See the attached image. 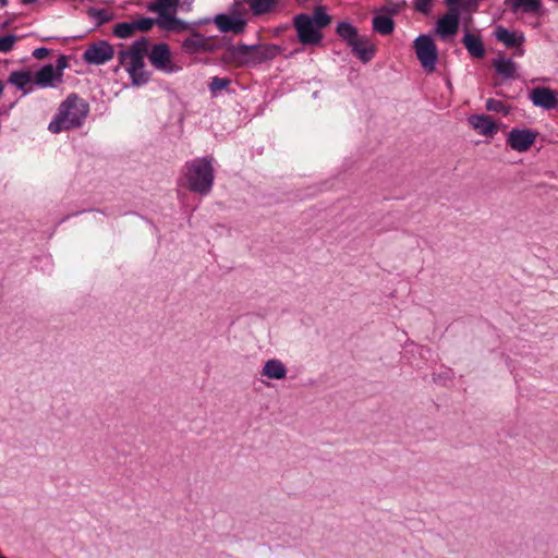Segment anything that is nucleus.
<instances>
[{
    "instance_id": "39448f33",
    "label": "nucleus",
    "mask_w": 558,
    "mask_h": 558,
    "mask_svg": "<svg viewBox=\"0 0 558 558\" xmlns=\"http://www.w3.org/2000/svg\"><path fill=\"white\" fill-rule=\"evenodd\" d=\"M253 50L256 49L252 47V45L243 43L234 45L231 39H227L225 52L220 57V62L233 65L238 69L254 68Z\"/></svg>"
},
{
    "instance_id": "f3484780",
    "label": "nucleus",
    "mask_w": 558,
    "mask_h": 558,
    "mask_svg": "<svg viewBox=\"0 0 558 558\" xmlns=\"http://www.w3.org/2000/svg\"><path fill=\"white\" fill-rule=\"evenodd\" d=\"M34 85L39 88L56 87L57 83L62 81L57 75L54 66L51 63L44 64L38 71L33 73Z\"/></svg>"
},
{
    "instance_id": "864d4df0",
    "label": "nucleus",
    "mask_w": 558,
    "mask_h": 558,
    "mask_svg": "<svg viewBox=\"0 0 558 558\" xmlns=\"http://www.w3.org/2000/svg\"><path fill=\"white\" fill-rule=\"evenodd\" d=\"M54 37H46L44 38L43 40H50V39H53Z\"/></svg>"
},
{
    "instance_id": "5701e85b",
    "label": "nucleus",
    "mask_w": 558,
    "mask_h": 558,
    "mask_svg": "<svg viewBox=\"0 0 558 558\" xmlns=\"http://www.w3.org/2000/svg\"><path fill=\"white\" fill-rule=\"evenodd\" d=\"M162 29L173 33L190 32L193 28L192 22H186L177 16V14H170V16L162 15Z\"/></svg>"
},
{
    "instance_id": "2eb2a0df",
    "label": "nucleus",
    "mask_w": 558,
    "mask_h": 558,
    "mask_svg": "<svg viewBox=\"0 0 558 558\" xmlns=\"http://www.w3.org/2000/svg\"><path fill=\"white\" fill-rule=\"evenodd\" d=\"M530 100L535 107L545 110L558 107V94L549 87H535L530 92Z\"/></svg>"
},
{
    "instance_id": "f704fd0d",
    "label": "nucleus",
    "mask_w": 558,
    "mask_h": 558,
    "mask_svg": "<svg viewBox=\"0 0 558 558\" xmlns=\"http://www.w3.org/2000/svg\"><path fill=\"white\" fill-rule=\"evenodd\" d=\"M485 107L488 111L501 112L505 116H508L511 110L510 107L506 106L501 100H497L494 98H488L486 100Z\"/></svg>"
},
{
    "instance_id": "49530a36",
    "label": "nucleus",
    "mask_w": 558,
    "mask_h": 558,
    "mask_svg": "<svg viewBox=\"0 0 558 558\" xmlns=\"http://www.w3.org/2000/svg\"><path fill=\"white\" fill-rule=\"evenodd\" d=\"M462 19L464 21V26L468 25V27L470 28V25L473 22L472 14H468L466 16L462 15Z\"/></svg>"
},
{
    "instance_id": "aec40b11",
    "label": "nucleus",
    "mask_w": 558,
    "mask_h": 558,
    "mask_svg": "<svg viewBox=\"0 0 558 558\" xmlns=\"http://www.w3.org/2000/svg\"><path fill=\"white\" fill-rule=\"evenodd\" d=\"M260 374L268 379L280 380L287 377L288 368L282 361L270 359L265 362Z\"/></svg>"
},
{
    "instance_id": "393cba45",
    "label": "nucleus",
    "mask_w": 558,
    "mask_h": 558,
    "mask_svg": "<svg viewBox=\"0 0 558 558\" xmlns=\"http://www.w3.org/2000/svg\"><path fill=\"white\" fill-rule=\"evenodd\" d=\"M493 65L497 74L501 75L506 80L515 78L517 64L515 62L508 58H504L502 56L494 59Z\"/></svg>"
},
{
    "instance_id": "09e8293b",
    "label": "nucleus",
    "mask_w": 558,
    "mask_h": 558,
    "mask_svg": "<svg viewBox=\"0 0 558 558\" xmlns=\"http://www.w3.org/2000/svg\"><path fill=\"white\" fill-rule=\"evenodd\" d=\"M21 1H22V3H24V4H32V3L37 2V0H21Z\"/></svg>"
},
{
    "instance_id": "7c9ffc66",
    "label": "nucleus",
    "mask_w": 558,
    "mask_h": 558,
    "mask_svg": "<svg viewBox=\"0 0 558 558\" xmlns=\"http://www.w3.org/2000/svg\"><path fill=\"white\" fill-rule=\"evenodd\" d=\"M135 33L133 21L117 23L112 28V35L120 39H126Z\"/></svg>"
},
{
    "instance_id": "423d86ee",
    "label": "nucleus",
    "mask_w": 558,
    "mask_h": 558,
    "mask_svg": "<svg viewBox=\"0 0 558 558\" xmlns=\"http://www.w3.org/2000/svg\"><path fill=\"white\" fill-rule=\"evenodd\" d=\"M296 39L303 47H315L323 43L324 34L310 20L308 13H299L292 19Z\"/></svg>"
},
{
    "instance_id": "c03bdc74",
    "label": "nucleus",
    "mask_w": 558,
    "mask_h": 558,
    "mask_svg": "<svg viewBox=\"0 0 558 558\" xmlns=\"http://www.w3.org/2000/svg\"><path fill=\"white\" fill-rule=\"evenodd\" d=\"M290 28V25L289 24H283V25H280L278 27H276L274 29V35L275 36H279L281 33H283L284 31L289 29Z\"/></svg>"
},
{
    "instance_id": "3c124183",
    "label": "nucleus",
    "mask_w": 558,
    "mask_h": 558,
    "mask_svg": "<svg viewBox=\"0 0 558 558\" xmlns=\"http://www.w3.org/2000/svg\"><path fill=\"white\" fill-rule=\"evenodd\" d=\"M303 51H304V48H302V47L294 49V52H296V54L300 52H303Z\"/></svg>"
},
{
    "instance_id": "2f4dec72",
    "label": "nucleus",
    "mask_w": 558,
    "mask_h": 558,
    "mask_svg": "<svg viewBox=\"0 0 558 558\" xmlns=\"http://www.w3.org/2000/svg\"><path fill=\"white\" fill-rule=\"evenodd\" d=\"M454 2L461 19L464 14H473L477 12L481 4V0H454Z\"/></svg>"
},
{
    "instance_id": "e433bc0d",
    "label": "nucleus",
    "mask_w": 558,
    "mask_h": 558,
    "mask_svg": "<svg viewBox=\"0 0 558 558\" xmlns=\"http://www.w3.org/2000/svg\"><path fill=\"white\" fill-rule=\"evenodd\" d=\"M433 3H434V0H415L414 9L417 12L427 16L432 12Z\"/></svg>"
},
{
    "instance_id": "603ef678",
    "label": "nucleus",
    "mask_w": 558,
    "mask_h": 558,
    "mask_svg": "<svg viewBox=\"0 0 558 558\" xmlns=\"http://www.w3.org/2000/svg\"><path fill=\"white\" fill-rule=\"evenodd\" d=\"M295 54H296V52H294V50H292L288 56H286V58H291V57H293Z\"/></svg>"
},
{
    "instance_id": "f257e3e1",
    "label": "nucleus",
    "mask_w": 558,
    "mask_h": 558,
    "mask_svg": "<svg viewBox=\"0 0 558 558\" xmlns=\"http://www.w3.org/2000/svg\"><path fill=\"white\" fill-rule=\"evenodd\" d=\"M89 113V105L77 94L71 93L59 106L52 121L48 124V130L58 134L63 131L77 129L83 125Z\"/></svg>"
},
{
    "instance_id": "473e14b6",
    "label": "nucleus",
    "mask_w": 558,
    "mask_h": 558,
    "mask_svg": "<svg viewBox=\"0 0 558 558\" xmlns=\"http://www.w3.org/2000/svg\"><path fill=\"white\" fill-rule=\"evenodd\" d=\"M148 45L149 40L146 37H141L132 43L131 47L128 49L131 56H141L148 57Z\"/></svg>"
},
{
    "instance_id": "a19ab883",
    "label": "nucleus",
    "mask_w": 558,
    "mask_h": 558,
    "mask_svg": "<svg viewBox=\"0 0 558 558\" xmlns=\"http://www.w3.org/2000/svg\"><path fill=\"white\" fill-rule=\"evenodd\" d=\"M49 53H50V50L48 48L38 47L33 51L32 54L35 59L41 60V59L47 58L49 56Z\"/></svg>"
},
{
    "instance_id": "cd10ccee",
    "label": "nucleus",
    "mask_w": 558,
    "mask_h": 558,
    "mask_svg": "<svg viewBox=\"0 0 558 558\" xmlns=\"http://www.w3.org/2000/svg\"><path fill=\"white\" fill-rule=\"evenodd\" d=\"M310 20L323 32L324 28L330 25L332 16L327 12V7L317 5L313 13L310 14Z\"/></svg>"
},
{
    "instance_id": "a211bd4d",
    "label": "nucleus",
    "mask_w": 558,
    "mask_h": 558,
    "mask_svg": "<svg viewBox=\"0 0 558 558\" xmlns=\"http://www.w3.org/2000/svg\"><path fill=\"white\" fill-rule=\"evenodd\" d=\"M464 35L461 43L472 58L483 59L485 57V47L480 35L470 32L468 25L463 26Z\"/></svg>"
},
{
    "instance_id": "a18cd8bd",
    "label": "nucleus",
    "mask_w": 558,
    "mask_h": 558,
    "mask_svg": "<svg viewBox=\"0 0 558 558\" xmlns=\"http://www.w3.org/2000/svg\"><path fill=\"white\" fill-rule=\"evenodd\" d=\"M192 3H193V0H183L182 3H181V7L184 10L190 11L191 7H192Z\"/></svg>"
},
{
    "instance_id": "bb28decb",
    "label": "nucleus",
    "mask_w": 558,
    "mask_h": 558,
    "mask_svg": "<svg viewBox=\"0 0 558 558\" xmlns=\"http://www.w3.org/2000/svg\"><path fill=\"white\" fill-rule=\"evenodd\" d=\"M248 4L254 16H262L269 13L277 4L278 0H241Z\"/></svg>"
},
{
    "instance_id": "412c9836",
    "label": "nucleus",
    "mask_w": 558,
    "mask_h": 558,
    "mask_svg": "<svg viewBox=\"0 0 558 558\" xmlns=\"http://www.w3.org/2000/svg\"><path fill=\"white\" fill-rule=\"evenodd\" d=\"M8 83L15 86L23 95L32 92V88H26L29 83L34 84L33 72L29 70L12 71L8 77Z\"/></svg>"
},
{
    "instance_id": "ea45409f",
    "label": "nucleus",
    "mask_w": 558,
    "mask_h": 558,
    "mask_svg": "<svg viewBox=\"0 0 558 558\" xmlns=\"http://www.w3.org/2000/svg\"><path fill=\"white\" fill-rule=\"evenodd\" d=\"M240 1H234L230 4L227 15L231 16H244L243 13L240 10Z\"/></svg>"
},
{
    "instance_id": "ddd939ff",
    "label": "nucleus",
    "mask_w": 558,
    "mask_h": 558,
    "mask_svg": "<svg viewBox=\"0 0 558 558\" xmlns=\"http://www.w3.org/2000/svg\"><path fill=\"white\" fill-rule=\"evenodd\" d=\"M145 57L131 56L126 72L130 75L132 86L140 87L150 81L151 72L144 70Z\"/></svg>"
},
{
    "instance_id": "f03ea898",
    "label": "nucleus",
    "mask_w": 558,
    "mask_h": 558,
    "mask_svg": "<svg viewBox=\"0 0 558 558\" xmlns=\"http://www.w3.org/2000/svg\"><path fill=\"white\" fill-rule=\"evenodd\" d=\"M211 156L197 157L185 163V179L191 192L207 195L211 192L215 181V169Z\"/></svg>"
},
{
    "instance_id": "8fccbe9b",
    "label": "nucleus",
    "mask_w": 558,
    "mask_h": 558,
    "mask_svg": "<svg viewBox=\"0 0 558 558\" xmlns=\"http://www.w3.org/2000/svg\"><path fill=\"white\" fill-rule=\"evenodd\" d=\"M8 5V0H0V7Z\"/></svg>"
},
{
    "instance_id": "9b49d317",
    "label": "nucleus",
    "mask_w": 558,
    "mask_h": 558,
    "mask_svg": "<svg viewBox=\"0 0 558 558\" xmlns=\"http://www.w3.org/2000/svg\"><path fill=\"white\" fill-rule=\"evenodd\" d=\"M538 132L532 129L513 128L507 135V145L519 153L527 151L535 143Z\"/></svg>"
},
{
    "instance_id": "58836bf2",
    "label": "nucleus",
    "mask_w": 558,
    "mask_h": 558,
    "mask_svg": "<svg viewBox=\"0 0 558 558\" xmlns=\"http://www.w3.org/2000/svg\"><path fill=\"white\" fill-rule=\"evenodd\" d=\"M400 11V4L393 1H387L381 8L380 12L386 13L385 15H396Z\"/></svg>"
},
{
    "instance_id": "4d7b16f0",
    "label": "nucleus",
    "mask_w": 558,
    "mask_h": 558,
    "mask_svg": "<svg viewBox=\"0 0 558 558\" xmlns=\"http://www.w3.org/2000/svg\"><path fill=\"white\" fill-rule=\"evenodd\" d=\"M444 2H446V0H444Z\"/></svg>"
},
{
    "instance_id": "de8ad7c7",
    "label": "nucleus",
    "mask_w": 558,
    "mask_h": 558,
    "mask_svg": "<svg viewBox=\"0 0 558 558\" xmlns=\"http://www.w3.org/2000/svg\"><path fill=\"white\" fill-rule=\"evenodd\" d=\"M10 23H11L10 20L3 21L1 23V25H0L1 29H4V28L9 27Z\"/></svg>"
},
{
    "instance_id": "6ab92c4d",
    "label": "nucleus",
    "mask_w": 558,
    "mask_h": 558,
    "mask_svg": "<svg viewBox=\"0 0 558 558\" xmlns=\"http://www.w3.org/2000/svg\"><path fill=\"white\" fill-rule=\"evenodd\" d=\"M469 122L481 135L493 136L498 131L496 121L487 114H472Z\"/></svg>"
},
{
    "instance_id": "72a5a7b5",
    "label": "nucleus",
    "mask_w": 558,
    "mask_h": 558,
    "mask_svg": "<svg viewBox=\"0 0 558 558\" xmlns=\"http://www.w3.org/2000/svg\"><path fill=\"white\" fill-rule=\"evenodd\" d=\"M231 84L229 77L214 76L208 85L209 92L215 96L218 92L227 89Z\"/></svg>"
},
{
    "instance_id": "20e7f679",
    "label": "nucleus",
    "mask_w": 558,
    "mask_h": 558,
    "mask_svg": "<svg viewBox=\"0 0 558 558\" xmlns=\"http://www.w3.org/2000/svg\"><path fill=\"white\" fill-rule=\"evenodd\" d=\"M226 43V37H222L220 40H216L213 36H205L197 29H191V35L182 41L181 49L189 56L214 53L218 50L225 49Z\"/></svg>"
},
{
    "instance_id": "4c0bfd02",
    "label": "nucleus",
    "mask_w": 558,
    "mask_h": 558,
    "mask_svg": "<svg viewBox=\"0 0 558 558\" xmlns=\"http://www.w3.org/2000/svg\"><path fill=\"white\" fill-rule=\"evenodd\" d=\"M54 71L57 75L60 77V80H63V72L66 68H69V57L65 54L59 56V58L56 61Z\"/></svg>"
},
{
    "instance_id": "7ed1b4c3",
    "label": "nucleus",
    "mask_w": 558,
    "mask_h": 558,
    "mask_svg": "<svg viewBox=\"0 0 558 558\" xmlns=\"http://www.w3.org/2000/svg\"><path fill=\"white\" fill-rule=\"evenodd\" d=\"M336 34L351 49V52L363 63L372 61L376 53V46L367 36L359 34V29L349 21L338 22Z\"/></svg>"
},
{
    "instance_id": "c9c22d12",
    "label": "nucleus",
    "mask_w": 558,
    "mask_h": 558,
    "mask_svg": "<svg viewBox=\"0 0 558 558\" xmlns=\"http://www.w3.org/2000/svg\"><path fill=\"white\" fill-rule=\"evenodd\" d=\"M19 36L15 34H7L0 37V52L8 53L10 52L14 44L17 41Z\"/></svg>"
},
{
    "instance_id": "b1692460",
    "label": "nucleus",
    "mask_w": 558,
    "mask_h": 558,
    "mask_svg": "<svg viewBox=\"0 0 558 558\" xmlns=\"http://www.w3.org/2000/svg\"><path fill=\"white\" fill-rule=\"evenodd\" d=\"M180 5V0H155L147 4V10L158 13V16L174 14Z\"/></svg>"
},
{
    "instance_id": "0eeeda50",
    "label": "nucleus",
    "mask_w": 558,
    "mask_h": 558,
    "mask_svg": "<svg viewBox=\"0 0 558 558\" xmlns=\"http://www.w3.org/2000/svg\"><path fill=\"white\" fill-rule=\"evenodd\" d=\"M413 48L422 68L432 73L438 62V48L430 34H421L413 41Z\"/></svg>"
},
{
    "instance_id": "f8f14e48",
    "label": "nucleus",
    "mask_w": 558,
    "mask_h": 558,
    "mask_svg": "<svg viewBox=\"0 0 558 558\" xmlns=\"http://www.w3.org/2000/svg\"><path fill=\"white\" fill-rule=\"evenodd\" d=\"M213 23L222 34L232 33L239 35L245 32L247 19L245 16H231L226 13H217L214 15Z\"/></svg>"
},
{
    "instance_id": "6e6552de",
    "label": "nucleus",
    "mask_w": 558,
    "mask_h": 558,
    "mask_svg": "<svg viewBox=\"0 0 558 558\" xmlns=\"http://www.w3.org/2000/svg\"><path fill=\"white\" fill-rule=\"evenodd\" d=\"M447 12L441 15L435 24L434 32L440 40L447 41L454 37L460 27L461 17L459 16V10L456 7L454 0H448L445 2Z\"/></svg>"
},
{
    "instance_id": "5fc2aeb1",
    "label": "nucleus",
    "mask_w": 558,
    "mask_h": 558,
    "mask_svg": "<svg viewBox=\"0 0 558 558\" xmlns=\"http://www.w3.org/2000/svg\"><path fill=\"white\" fill-rule=\"evenodd\" d=\"M85 210H82V213H84ZM81 214V211H75L72 216H75V215H78Z\"/></svg>"
},
{
    "instance_id": "1a4fd4ad",
    "label": "nucleus",
    "mask_w": 558,
    "mask_h": 558,
    "mask_svg": "<svg viewBox=\"0 0 558 558\" xmlns=\"http://www.w3.org/2000/svg\"><path fill=\"white\" fill-rule=\"evenodd\" d=\"M114 47L105 39L90 44L82 54V60L89 65H102L114 57Z\"/></svg>"
},
{
    "instance_id": "dca6fc26",
    "label": "nucleus",
    "mask_w": 558,
    "mask_h": 558,
    "mask_svg": "<svg viewBox=\"0 0 558 558\" xmlns=\"http://www.w3.org/2000/svg\"><path fill=\"white\" fill-rule=\"evenodd\" d=\"M256 50H253L254 57V68L260 65L262 63H266L276 59L281 52L282 47L277 44H253Z\"/></svg>"
},
{
    "instance_id": "79ce46f5",
    "label": "nucleus",
    "mask_w": 558,
    "mask_h": 558,
    "mask_svg": "<svg viewBox=\"0 0 558 558\" xmlns=\"http://www.w3.org/2000/svg\"><path fill=\"white\" fill-rule=\"evenodd\" d=\"M130 57L131 54L128 49L118 51L119 65H123Z\"/></svg>"
},
{
    "instance_id": "4be33fe9",
    "label": "nucleus",
    "mask_w": 558,
    "mask_h": 558,
    "mask_svg": "<svg viewBox=\"0 0 558 558\" xmlns=\"http://www.w3.org/2000/svg\"><path fill=\"white\" fill-rule=\"evenodd\" d=\"M504 3L510 7L513 13L519 10L523 13H538L543 8L542 0H505Z\"/></svg>"
},
{
    "instance_id": "37998d69",
    "label": "nucleus",
    "mask_w": 558,
    "mask_h": 558,
    "mask_svg": "<svg viewBox=\"0 0 558 558\" xmlns=\"http://www.w3.org/2000/svg\"><path fill=\"white\" fill-rule=\"evenodd\" d=\"M213 20H214V16L213 17H203V19H199L197 21H193L192 22L193 28L202 26V25H206V24H209V23H213Z\"/></svg>"
},
{
    "instance_id": "4468645a",
    "label": "nucleus",
    "mask_w": 558,
    "mask_h": 558,
    "mask_svg": "<svg viewBox=\"0 0 558 558\" xmlns=\"http://www.w3.org/2000/svg\"><path fill=\"white\" fill-rule=\"evenodd\" d=\"M495 38L502 43L507 48H517L515 54L522 56V45L525 41L523 33L510 31L502 25L496 26L494 31Z\"/></svg>"
},
{
    "instance_id": "9d476101",
    "label": "nucleus",
    "mask_w": 558,
    "mask_h": 558,
    "mask_svg": "<svg viewBox=\"0 0 558 558\" xmlns=\"http://www.w3.org/2000/svg\"><path fill=\"white\" fill-rule=\"evenodd\" d=\"M150 64L158 71L166 73H175L181 68L174 64L171 60V50L168 44L158 43L153 45L148 53Z\"/></svg>"
},
{
    "instance_id": "c85d7f7f",
    "label": "nucleus",
    "mask_w": 558,
    "mask_h": 558,
    "mask_svg": "<svg viewBox=\"0 0 558 558\" xmlns=\"http://www.w3.org/2000/svg\"><path fill=\"white\" fill-rule=\"evenodd\" d=\"M162 15L156 19L150 16H141L138 20L133 21L135 32H149L154 25H157L162 29Z\"/></svg>"
},
{
    "instance_id": "6e6d98bb",
    "label": "nucleus",
    "mask_w": 558,
    "mask_h": 558,
    "mask_svg": "<svg viewBox=\"0 0 558 558\" xmlns=\"http://www.w3.org/2000/svg\"><path fill=\"white\" fill-rule=\"evenodd\" d=\"M0 558H7V557H4V556L0 555Z\"/></svg>"
},
{
    "instance_id": "c756f323",
    "label": "nucleus",
    "mask_w": 558,
    "mask_h": 558,
    "mask_svg": "<svg viewBox=\"0 0 558 558\" xmlns=\"http://www.w3.org/2000/svg\"><path fill=\"white\" fill-rule=\"evenodd\" d=\"M87 15L96 20L95 27H99L114 19V14L109 13L105 9L89 8Z\"/></svg>"
},
{
    "instance_id": "a878e982",
    "label": "nucleus",
    "mask_w": 558,
    "mask_h": 558,
    "mask_svg": "<svg viewBox=\"0 0 558 558\" xmlns=\"http://www.w3.org/2000/svg\"><path fill=\"white\" fill-rule=\"evenodd\" d=\"M373 31L380 35H390L393 33L396 24L391 16L385 14H375L372 21Z\"/></svg>"
}]
</instances>
